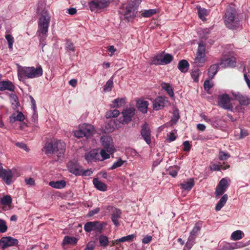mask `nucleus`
<instances>
[{"label":"nucleus","instance_id":"1","mask_svg":"<svg viewBox=\"0 0 250 250\" xmlns=\"http://www.w3.org/2000/svg\"><path fill=\"white\" fill-rule=\"evenodd\" d=\"M37 13L41 15L38 21V34L40 45L42 48L46 45V39L50 21V16L48 11L43 3H39L38 5Z\"/></svg>","mask_w":250,"mask_h":250},{"label":"nucleus","instance_id":"2","mask_svg":"<svg viewBox=\"0 0 250 250\" xmlns=\"http://www.w3.org/2000/svg\"><path fill=\"white\" fill-rule=\"evenodd\" d=\"M43 71L41 66L38 67L19 66L18 69V77L20 81H23L24 77L28 79L38 78L42 75Z\"/></svg>","mask_w":250,"mask_h":250},{"label":"nucleus","instance_id":"3","mask_svg":"<svg viewBox=\"0 0 250 250\" xmlns=\"http://www.w3.org/2000/svg\"><path fill=\"white\" fill-rule=\"evenodd\" d=\"M44 149L46 154H56L58 159H60L63 156L65 144L61 140H54L46 144Z\"/></svg>","mask_w":250,"mask_h":250},{"label":"nucleus","instance_id":"4","mask_svg":"<svg viewBox=\"0 0 250 250\" xmlns=\"http://www.w3.org/2000/svg\"><path fill=\"white\" fill-rule=\"evenodd\" d=\"M235 9L230 6L227 9L224 18V22L226 26L231 29H235L240 26L239 20L236 17Z\"/></svg>","mask_w":250,"mask_h":250},{"label":"nucleus","instance_id":"5","mask_svg":"<svg viewBox=\"0 0 250 250\" xmlns=\"http://www.w3.org/2000/svg\"><path fill=\"white\" fill-rule=\"evenodd\" d=\"M206 46L202 42L198 43V47L195 57L194 59L193 64L197 67H202L204 65L207 60L206 54Z\"/></svg>","mask_w":250,"mask_h":250},{"label":"nucleus","instance_id":"6","mask_svg":"<svg viewBox=\"0 0 250 250\" xmlns=\"http://www.w3.org/2000/svg\"><path fill=\"white\" fill-rule=\"evenodd\" d=\"M173 57L170 54H160L153 58L151 63L155 65H165L170 63Z\"/></svg>","mask_w":250,"mask_h":250},{"label":"nucleus","instance_id":"7","mask_svg":"<svg viewBox=\"0 0 250 250\" xmlns=\"http://www.w3.org/2000/svg\"><path fill=\"white\" fill-rule=\"evenodd\" d=\"M231 98L228 94L219 95L218 98V104L221 107L233 111V107L230 103Z\"/></svg>","mask_w":250,"mask_h":250},{"label":"nucleus","instance_id":"8","mask_svg":"<svg viewBox=\"0 0 250 250\" xmlns=\"http://www.w3.org/2000/svg\"><path fill=\"white\" fill-rule=\"evenodd\" d=\"M104 224L99 221L88 222L84 226V229L87 232L92 231L101 232Z\"/></svg>","mask_w":250,"mask_h":250},{"label":"nucleus","instance_id":"9","mask_svg":"<svg viewBox=\"0 0 250 250\" xmlns=\"http://www.w3.org/2000/svg\"><path fill=\"white\" fill-rule=\"evenodd\" d=\"M109 0H92L89 2V7L92 11L104 8L108 6Z\"/></svg>","mask_w":250,"mask_h":250},{"label":"nucleus","instance_id":"10","mask_svg":"<svg viewBox=\"0 0 250 250\" xmlns=\"http://www.w3.org/2000/svg\"><path fill=\"white\" fill-rule=\"evenodd\" d=\"M101 141L103 146L109 153H114L115 151L113 140L111 137L104 136L101 137Z\"/></svg>","mask_w":250,"mask_h":250},{"label":"nucleus","instance_id":"11","mask_svg":"<svg viewBox=\"0 0 250 250\" xmlns=\"http://www.w3.org/2000/svg\"><path fill=\"white\" fill-rule=\"evenodd\" d=\"M231 94L234 99L237 100L239 104L244 106H247L250 104V96L243 95L239 92L231 91Z\"/></svg>","mask_w":250,"mask_h":250},{"label":"nucleus","instance_id":"12","mask_svg":"<svg viewBox=\"0 0 250 250\" xmlns=\"http://www.w3.org/2000/svg\"><path fill=\"white\" fill-rule=\"evenodd\" d=\"M18 244V240L10 236L3 237L0 240V247L4 249L15 246Z\"/></svg>","mask_w":250,"mask_h":250},{"label":"nucleus","instance_id":"13","mask_svg":"<svg viewBox=\"0 0 250 250\" xmlns=\"http://www.w3.org/2000/svg\"><path fill=\"white\" fill-rule=\"evenodd\" d=\"M228 187V181L225 178L222 179L218 184L215 192L216 197L223 195Z\"/></svg>","mask_w":250,"mask_h":250},{"label":"nucleus","instance_id":"14","mask_svg":"<svg viewBox=\"0 0 250 250\" xmlns=\"http://www.w3.org/2000/svg\"><path fill=\"white\" fill-rule=\"evenodd\" d=\"M79 125L86 137L88 138L92 136L95 132L94 126L90 124L83 123Z\"/></svg>","mask_w":250,"mask_h":250},{"label":"nucleus","instance_id":"15","mask_svg":"<svg viewBox=\"0 0 250 250\" xmlns=\"http://www.w3.org/2000/svg\"><path fill=\"white\" fill-rule=\"evenodd\" d=\"M134 112L135 108L132 106H130L124 109L122 112L124 123L127 124L130 122L132 116L134 114Z\"/></svg>","mask_w":250,"mask_h":250},{"label":"nucleus","instance_id":"16","mask_svg":"<svg viewBox=\"0 0 250 250\" xmlns=\"http://www.w3.org/2000/svg\"><path fill=\"white\" fill-rule=\"evenodd\" d=\"M141 134L146 144L149 145L151 143V133L147 124H145L142 126Z\"/></svg>","mask_w":250,"mask_h":250},{"label":"nucleus","instance_id":"17","mask_svg":"<svg viewBox=\"0 0 250 250\" xmlns=\"http://www.w3.org/2000/svg\"><path fill=\"white\" fill-rule=\"evenodd\" d=\"M67 167L69 171L71 173L76 175H79V174H81V172L83 167L77 162H70L68 164Z\"/></svg>","mask_w":250,"mask_h":250},{"label":"nucleus","instance_id":"18","mask_svg":"<svg viewBox=\"0 0 250 250\" xmlns=\"http://www.w3.org/2000/svg\"><path fill=\"white\" fill-rule=\"evenodd\" d=\"M236 59L234 57L226 58L221 59L219 65L221 67L226 68L235 66Z\"/></svg>","mask_w":250,"mask_h":250},{"label":"nucleus","instance_id":"19","mask_svg":"<svg viewBox=\"0 0 250 250\" xmlns=\"http://www.w3.org/2000/svg\"><path fill=\"white\" fill-rule=\"evenodd\" d=\"M85 158L88 162L100 161V156L96 149H93L85 155Z\"/></svg>","mask_w":250,"mask_h":250},{"label":"nucleus","instance_id":"20","mask_svg":"<svg viewBox=\"0 0 250 250\" xmlns=\"http://www.w3.org/2000/svg\"><path fill=\"white\" fill-rule=\"evenodd\" d=\"M15 176V172L10 169H5L1 177L7 185H10L13 181V178Z\"/></svg>","mask_w":250,"mask_h":250},{"label":"nucleus","instance_id":"21","mask_svg":"<svg viewBox=\"0 0 250 250\" xmlns=\"http://www.w3.org/2000/svg\"><path fill=\"white\" fill-rule=\"evenodd\" d=\"M167 101L166 99L163 97H159L156 98L153 103V109L158 110L161 108L165 106Z\"/></svg>","mask_w":250,"mask_h":250},{"label":"nucleus","instance_id":"22","mask_svg":"<svg viewBox=\"0 0 250 250\" xmlns=\"http://www.w3.org/2000/svg\"><path fill=\"white\" fill-rule=\"evenodd\" d=\"M136 16V10L130 6L127 7L124 13L125 18L128 21L132 20Z\"/></svg>","mask_w":250,"mask_h":250},{"label":"nucleus","instance_id":"23","mask_svg":"<svg viewBox=\"0 0 250 250\" xmlns=\"http://www.w3.org/2000/svg\"><path fill=\"white\" fill-rule=\"evenodd\" d=\"M121 211L119 209L115 208L111 215V220L116 227H118L120 225L119 219L121 218Z\"/></svg>","mask_w":250,"mask_h":250},{"label":"nucleus","instance_id":"24","mask_svg":"<svg viewBox=\"0 0 250 250\" xmlns=\"http://www.w3.org/2000/svg\"><path fill=\"white\" fill-rule=\"evenodd\" d=\"M148 103L147 101L139 100L137 101L136 106L138 110L143 113H146L147 111Z\"/></svg>","mask_w":250,"mask_h":250},{"label":"nucleus","instance_id":"25","mask_svg":"<svg viewBox=\"0 0 250 250\" xmlns=\"http://www.w3.org/2000/svg\"><path fill=\"white\" fill-rule=\"evenodd\" d=\"M194 185V181L193 178H189L184 181L180 184V186L182 188L185 190L189 191Z\"/></svg>","mask_w":250,"mask_h":250},{"label":"nucleus","instance_id":"26","mask_svg":"<svg viewBox=\"0 0 250 250\" xmlns=\"http://www.w3.org/2000/svg\"><path fill=\"white\" fill-rule=\"evenodd\" d=\"M14 86L9 81H3L0 82V90H7L10 91H14Z\"/></svg>","mask_w":250,"mask_h":250},{"label":"nucleus","instance_id":"27","mask_svg":"<svg viewBox=\"0 0 250 250\" xmlns=\"http://www.w3.org/2000/svg\"><path fill=\"white\" fill-rule=\"evenodd\" d=\"M48 185L52 188L56 189H62L63 188L66 186V182L63 180H61L59 181H50Z\"/></svg>","mask_w":250,"mask_h":250},{"label":"nucleus","instance_id":"28","mask_svg":"<svg viewBox=\"0 0 250 250\" xmlns=\"http://www.w3.org/2000/svg\"><path fill=\"white\" fill-rule=\"evenodd\" d=\"M93 184L95 187L100 191H105L107 190L106 185L98 179L94 178L93 180Z\"/></svg>","mask_w":250,"mask_h":250},{"label":"nucleus","instance_id":"29","mask_svg":"<svg viewBox=\"0 0 250 250\" xmlns=\"http://www.w3.org/2000/svg\"><path fill=\"white\" fill-rule=\"evenodd\" d=\"M78 241V238L75 237L65 236L63 239L62 244L63 245H75L77 244Z\"/></svg>","mask_w":250,"mask_h":250},{"label":"nucleus","instance_id":"30","mask_svg":"<svg viewBox=\"0 0 250 250\" xmlns=\"http://www.w3.org/2000/svg\"><path fill=\"white\" fill-rule=\"evenodd\" d=\"M228 198L227 194L223 195L216 205L215 209L216 211H219L224 206L228 200Z\"/></svg>","mask_w":250,"mask_h":250},{"label":"nucleus","instance_id":"31","mask_svg":"<svg viewBox=\"0 0 250 250\" xmlns=\"http://www.w3.org/2000/svg\"><path fill=\"white\" fill-rule=\"evenodd\" d=\"M189 63L188 61L186 60H181L179 62L178 68L183 73H185L188 71L189 68Z\"/></svg>","mask_w":250,"mask_h":250},{"label":"nucleus","instance_id":"32","mask_svg":"<svg viewBox=\"0 0 250 250\" xmlns=\"http://www.w3.org/2000/svg\"><path fill=\"white\" fill-rule=\"evenodd\" d=\"M24 120V116L21 112H18V114H13L9 117V120L11 123H14L16 121L22 122Z\"/></svg>","mask_w":250,"mask_h":250},{"label":"nucleus","instance_id":"33","mask_svg":"<svg viewBox=\"0 0 250 250\" xmlns=\"http://www.w3.org/2000/svg\"><path fill=\"white\" fill-rule=\"evenodd\" d=\"M244 233L240 230L234 231L231 233V239L234 241L239 240L244 237Z\"/></svg>","mask_w":250,"mask_h":250},{"label":"nucleus","instance_id":"34","mask_svg":"<svg viewBox=\"0 0 250 250\" xmlns=\"http://www.w3.org/2000/svg\"><path fill=\"white\" fill-rule=\"evenodd\" d=\"M219 63L211 65L208 70V76L211 79H213L218 71Z\"/></svg>","mask_w":250,"mask_h":250},{"label":"nucleus","instance_id":"35","mask_svg":"<svg viewBox=\"0 0 250 250\" xmlns=\"http://www.w3.org/2000/svg\"><path fill=\"white\" fill-rule=\"evenodd\" d=\"M229 167V165H218L212 163L210 166V168L211 170L219 171L220 169L226 170Z\"/></svg>","mask_w":250,"mask_h":250},{"label":"nucleus","instance_id":"36","mask_svg":"<svg viewBox=\"0 0 250 250\" xmlns=\"http://www.w3.org/2000/svg\"><path fill=\"white\" fill-rule=\"evenodd\" d=\"M197 9L199 17L202 21H205L206 17L209 14V11L207 9L202 8L200 7H197Z\"/></svg>","mask_w":250,"mask_h":250},{"label":"nucleus","instance_id":"37","mask_svg":"<svg viewBox=\"0 0 250 250\" xmlns=\"http://www.w3.org/2000/svg\"><path fill=\"white\" fill-rule=\"evenodd\" d=\"M136 235L135 234H130L117 239L116 242H119V243L125 242H130L133 241Z\"/></svg>","mask_w":250,"mask_h":250},{"label":"nucleus","instance_id":"38","mask_svg":"<svg viewBox=\"0 0 250 250\" xmlns=\"http://www.w3.org/2000/svg\"><path fill=\"white\" fill-rule=\"evenodd\" d=\"M218 250H233L232 243L223 242L219 246Z\"/></svg>","mask_w":250,"mask_h":250},{"label":"nucleus","instance_id":"39","mask_svg":"<svg viewBox=\"0 0 250 250\" xmlns=\"http://www.w3.org/2000/svg\"><path fill=\"white\" fill-rule=\"evenodd\" d=\"M113 103L115 104L114 105H111L110 106L112 108L114 107H120L121 106L123 105L125 103V98H117L115 99L113 101Z\"/></svg>","mask_w":250,"mask_h":250},{"label":"nucleus","instance_id":"40","mask_svg":"<svg viewBox=\"0 0 250 250\" xmlns=\"http://www.w3.org/2000/svg\"><path fill=\"white\" fill-rule=\"evenodd\" d=\"M99 241L100 246L104 247L107 246L109 243L108 237L104 235L99 236Z\"/></svg>","mask_w":250,"mask_h":250},{"label":"nucleus","instance_id":"41","mask_svg":"<svg viewBox=\"0 0 250 250\" xmlns=\"http://www.w3.org/2000/svg\"><path fill=\"white\" fill-rule=\"evenodd\" d=\"M0 203L3 205L8 206L10 208L12 203V198L9 195L4 196L1 198Z\"/></svg>","mask_w":250,"mask_h":250},{"label":"nucleus","instance_id":"42","mask_svg":"<svg viewBox=\"0 0 250 250\" xmlns=\"http://www.w3.org/2000/svg\"><path fill=\"white\" fill-rule=\"evenodd\" d=\"M195 239L194 237L192 236L188 237V241L186 243L184 250H189L191 249L193 245L195 244Z\"/></svg>","mask_w":250,"mask_h":250},{"label":"nucleus","instance_id":"43","mask_svg":"<svg viewBox=\"0 0 250 250\" xmlns=\"http://www.w3.org/2000/svg\"><path fill=\"white\" fill-rule=\"evenodd\" d=\"M161 86L162 88L167 92V94L170 97H173L174 93L173 89L170 85L167 83H162Z\"/></svg>","mask_w":250,"mask_h":250},{"label":"nucleus","instance_id":"44","mask_svg":"<svg viewBox=\"0 0 250 250\" xmlns=\"http://www.w3.org/2000/svg\"><path fill=\"white\" fill-rule=\"evenodd\" d=\"M126 161L122 160L121 158H119L116 161L114 162L111 167H110V169L113 170L118 167L122 166L124 163H126Z\"/></svg>","mask_w":250,"mask_h":250},{"label":"nucleus","instance_id":"45","mask_svg":"<svg viewBox=\"0 0 250 250\" xmlns=\"http://www.w3.org/2000/svg\"><path fill=\"white\" fill-rule=\"evenodd\" d=\"M113 86V82L112 78L108 80L104 87V92H109L111 91Z\"/></svg>","mask_w":250,"mask_h":250},{"label":"nucleus","instance_id":"46","mask_svg":"<svg viewBox=\"0 0 250 250\" xmlns=\"http://www.w3.org/2000/svg\"><path fill=\"white\" fill-rule=\"evenodd\" d=\"M201 226L198 224H196L192 230L190 231L189 236L196 238L197 233L200 230Z\"/></svg>","mask_w":250,"mask_h":250},{"label":"nucleus","instance_id":"47","mask_svg":"<svg viewBox=\"0 0 250 250\" xmlns=\"http://www.w3.org/2000/svg\"><path fill=\"white\" fill-rule=\"evenodd\" d=\"M120 114V112L117 109L110 110L106 112L105 116L107 118H113L117 117Z\"/></svg>","mask_w":250,"mask_h":250},{"label":"nucleus","instance_id":"48","mask_svg":"<svg viewBox=\"0 0 250 250\" xmlns=\"http://www.w3.org/2000/svg\"><path fill=\"white\" fill-rule=\"evenodd\" d=\"M200 74V72L198 69H196L191 72V76L194 82H198L199 81V76Z\"/></svg>","mask_w":250,"mask_h":250},{"label":"nucleus","instance_id":"49","mask_svg":"<svg viewBox=\"0 0 250 250\" xmlns=\"http://www.w3.org/2000/svg\"><path fill=\"white\" fill-rule=\"evenodd\" d=\"M230 157V155L227 152L220 151L218 154L219 159L221 161L226 160Z\"/></svg>","mask_w":250,"mask_h":250},{"label":"nucleus","instance_id":"50","mask_svg":"<svg viewBox=\"0 0 250 250\" xmlns=\"http://www.w3.org/2000/svg\"><path fill=\"white\" fill-rule=\"evenodd\" d=\"M112 154V153H109L108 152H107L105 148L102 149L100 152V155L102 158H100V161H103L104 160L108 159L110 157V154Z\"/></svg>","mask_w":250,"mask_h":250},{"label":"nucleus","instance_id":"51","mask_svg":"<svg viewBox=\"0 0 250 250\" xmlns=\"http://www.w3.org/2000/svg\"><path fill=\"white\" fill-rule=\"evenodd\" d=\"M157 10L156 9H149L145 11L142 14V16L143 17H150L156 13Z\"/></svg>","mask_w":250,"mask_h":250},{"label":"nucleus","instance_id":"52","mask_svg":"<svg viewBox=\"0 0 250 250\" xmlns=\"http://www.w3.org/2000/svg\"><path fill=\"white\" fill-rule=\"evenodd\" d=\"M65 47L67 51L74 52L75 51V47L72 42L68 40H66L65 43Z\"/></svg>","mask_w":250,"mask_h":250},{"label":"nucleus","instance_id":"53","mask_svg":"<svg viewBox=\"0 0 250 250\" xmlns=\"http://www.w3.org/2000/svg\"><path fill=\"white\" fill-rule=\"evenodd\" d=\"M5 39L7 41L9 48L10 50H12L13 44L14 42V38L11 35L7 34L5 36Z\"/></svg>","mask_w":250,"mask_h":250},{"label":"nucleus","instance_id":"54","mask_svg":"<svg viewBox=\"0 0 250 250\" xmlns=\"http://www.w3.org/2000/svg\"><path fill=\"white\" fill-rule=\"evenodd\" d=\"M179 167H172L170 168L168 171V174L171 175L173 177H175L178 173V172L179 171Z\"/></svg>","mask_w":250,"mask_h":250},{"label":"nucleus","instance_id":"55","mask_svg":"<svg viewBox=\"0 0 250 250\" xmlns=\"http://www.w3.org/2000/svg\"><path fill=\"white\" fill-rule=\"evenodd\" d=\"M213 85V82L210 80H206L204 83V89L207 91H208Z\"/></svg>","mask_w":250,"mask_h":250},{"label":"nucleus","instance_id":"56","mask_svg":"<svg viewBox=\"0 0 250 250\" xmlns=\"http://www.w3.org/2000/svg\"><path fill=\"white\" fill-rule=\"evenodd\" d=\"M7 229V227L6 222L4 220L0 219V232L2 233L5 232Z\"/></svg>","mask_w":250,"mask_h":250},{"label":"nucleus","instance_id":"57","mask_svg":"<svg viewBox=\"0 0 250 250\" xmlns=\"http://www.w3.org/2000/svg\"><path fill=\"white\" fill-rule=\"evenodd\" d=\"M233 112L244 113L245 112V109L244 107V105L239 104L233 108Z\"/></svg>","mask_w":250,"mask_h":250},{"label":"nucleus","instance_id":"58","mask_svg":"<svg viewBox=\"0 0 250 250\" xmlns=\"http://www.w3.org/2000/svg\"><path fill=\"white\" fill-rule=\"evenodd\" d=\"M74 135L78 138H80L84 136V134L82 130L81 129L80 125L79 126V129L74 131Z\"/></svg>","mask_w":250,"mask_h":250},{"label":"nucleus","instance_id":"59","mask_svg":"<svg viewBox=\"0 0 250 250\" xmlns=\"http://www.w3.org/2000/svg\"><path fill=\"white\" fill-rule=\"evenodd\" d=\"M92 170L91 169H87L86 170H84L82 167V169L81 170V174H79V175L84 176H88L91 175L92 174Z\"/></svg>","mask_w":250,"mask_h":250},{"label":"nucleus","instance_id":"60","mask_svg":"<svg viewBox=\"0 0 250 250\" xmlns=\"http://www.w3.org/2000/svg\"><path fill=\"white\" fill-rule=\"evenodd\" d=\"M176 139V136L174 132H169L167 134V140L169 142L174 141Z\"/></svg>","mask_w":250,"mask_h":250},{"label":"nucleus","instance_id":"61","mask_svg":"<svg viewBox=\"0 0 250 250\" xmlns=\"http://www.w3.org/2000/svg\"><path fill=\"white\" fill-rule=\"evenodd\" d=\"M233 250L243 248L246 246V245L241 242L232 243Z\"/></svg>","mask_w":250,"mask_h":250},{"label":"nucleus","instance_id":"62","mask_svg":"<svg viewBox=\"0 0 250 250\" xmlns=\"http://www.w3.org/2000/svg\"><path fill=\"white\" fill-rule=\"evenodd\" d=\"M15 145L17 146H18L21 149H23L26 151L29 150L26 145L23 143L18 142V143H16Z\"/></svg>","mask_w":250,"mask_h":250},{"label":"nucleus","instance_id":"63","mask_svg":"<svg viewBox=\"0 0 250 250\" xmlns=\"http://www.w3.org/2000/svg\"><path fill=\"white\" fill-rule=\"evenodd\" d=\"M95 243L93 241L89 242L84 250H93L95 248Z\"/></svg>","mask_w":250,"mask_h":250},{"label":"nucleus","instance_id":"64","mask_svg":"<svg viewBox=\"0 0 250 250\" xmlns=\"http://www.w3.org/2000/svg\"><path fill=\"white\" fill-rule=\"evenodd\" d=\"M152 240V236L150 235H146L142 239V243L143 244H148Z\"/></svg>","mask_w":250,"mask_h":250}]
</instances>
